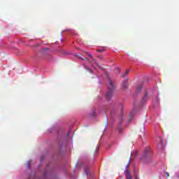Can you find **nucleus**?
<instances>
[{"label":"nucleus","mask_w":179,"mask_h":179,"mask_svg":"<svg viewBox=\"0 0 179 179\" xmlns=\"http://www.w3.org/2000/svg\"><path fill=\"white\" fill-rule=\"evenodd\" d=\"M108 92L106 94V99L107 100H111V97H113V94L115 92V85L111 79H108Z\"/></svg>","instance_id":"1"},{"label":"nucleus","mask_w":179,"mask_h":179,"mask_svg":"<svg viewBox=\"0 0 179 179\" xmlns=\"http://www.w3.org/2000/svg\"><path fill=\"white\" fill-rule=\"evenodd\" d=\"M149 153H150V148H147L144 150V154H143V155L141 157V159L142 160V159H144L145 157H148V155H149Z\"/></svg>","instance_id":"2"},{"label":"nucleus","mask_w":179,"mask_h":179,"mask_svg":"<svg viewBox=\"0 0 179 179\" xmlns=\"http://www.w3.org/2000/svg\"><path fill=\"white\" fill-rule=\"evenodd\" d=\"M78 58H79V59H81L82 61H87V62H88V64H91L90 63V59H89L87 57H85V56H83L82 55H77Z\"/></svg>","instance_id":"3"},{"label":"nucleus","mask_w":179,"mask_h":179,"mask_svg":"<svg viewBox=\"0 0 179 179\" xmlns=\"http://www.w3.org/2000/svg\"><path fill=\"white\" fill-rule=\"evenodd\" d=\"M122 89L127 90L128 89V80H125L122 82Z\"/></svg>","instance_id":"4"},{"label":"nucleus","mask_w":179,"mask_h":179,"mask_svg":"<svg viewBox=\"0 0 179 179\" xmlns=\"http://www.w3.org/2000/svg\"><path fill=\"white\" fill-rule=\"evenodd\" d=\"M135 110H132L129 116V121H131V120H134V117H135Z\"/></svg>","instance_id":"5"},{"label":"nucleus","mask_w":179,"mask_h":179,"mask_svg":"<svg viewBox=\"0 0 179 179\" xmlns=\"http://www.w3.org/2000/svg\"><path fill=\"white\" fill-rule=\"evenodd\" d=\"M86 54H87L89 55L90 58H91V59L93 61V62H94V64H96V65L97 66H99V63H97L96 59L94 58H93V56H92V55L89 54V52H86Z\"/></svg>","instance_id":"6"},{"label":"nucleus","mask_w":179,"mask_h":179,"mask_svg":"<svg viewBox=\"0 0 179 179\" xmlns=\"http://www.w3.org/2000/svg\"><path fill=\"white\" fill-rule=\"evenodd\" d=\"M149 100V96H148V94L146 93L144 96L143 97L141 100V103H145V101H148Z\"/></svg>","instance_id":"7"},{"label":"nucleus","mask_w":179,"mask_h":179,"mask_svg":"<svg viewBox=\"0 0 179 179\" xmlns=\"http://www.w3.org/2000/svg\"><path fill=\"white\" fill-rule=\"evenodd\" d=\"M141 90H142V85H138L136 87V93H141Z\"/></svg>","instance_id":"8"},{"label":"nucleus","mask_w":179,"mask_h":179,"mask_svg":"<svg viewBox=\"0 0 179 179\" xmlns=\"http://www.w3.org/2000/svg\"><path fill=\"white\" fill-rule=\"evenodd\" d=\"M129 69H127L124 74L122 75V78H125V76H127V74L129 73Z\"/></svg>","instance_id":"9"},{"label":"nucleus","mask_w":179,"mask_h":179,"mask_svg":"<svg viewBox=\"0 0 179 179\" xmlns=\"http://www.w3.org/2000/svg\"><path fill=\"white\" fill-rule=\"evenodd\" d=\"M124 173L126 174V177H129V176H131V173H129V171L128 169H126L124 171Z\"/></svg>","instance_id":"10"},{"label":"nucleus","mask_w":179,"mask_h":179,"mask_svg":"<svg viewBox=\"0 0 179 179\" xmlns=\"http://www.w3.org/2000/svg\"><path fill=\"white\" fill-rule=\"evenodd\" d=\"M122 117H124V113L122 112V113H120V124H121V122H122V121H123Z\"/></svg>","instance_id":"11"},{"label":"nucleus","mask_w":179,"mask_h":179,"mask_svg":"<svg viewBox=\"0 0 179 179\" xmlns=\"http://www.w3.org/2000/svg\"><path fill=\"white\" fill-rule=\"evenodd\" d=\"M105 51H106L105 49H101V50L98 49V50H97V52H104Z\"/></svg>","instance_id":"12"},{"label":"nucleus","mask_w":179,"mask_h":179,"mask_svg":"<svg viewBox=\"0 0 179 179\" xmlns=\"http://www.w3.org/2000/svg\"><path fill=\"white\" fill-rule=\"evenodd\" d=\"M105 125H106V127H107L108 125V117H106Z\"/></svg>","instance_id":"13"},{"label":"nucleus","mask_w":179,"mask_h":179,"mask_svg":"<svg viewBox=\"0 0 179 179\" xmlns=\"http://www.w3.org/2000/svg\"><path fill=\"white\" fill-rule=\"evenodd\" d=\"M85 69H87L89 71V72L92 73V69H90L89 67L86 66V65H85Z\"/></svg>","instance_id":"14"},{"label":"nucleus","mask_w":179,"mask_h":179,"mask_svg":"<svg viewBox=\"0 0 179 179\" xmlns=\"http://www.w3.org/2000/svg\"><path fill=\"white\" fill-rule=\"evenodd\" d=\"M30 164H31V162L29 161V162H27V166H28L29 169H30Z\"/></svg>","instance_id":"15"},{"label":"nucleus","mask_w":179,"mask_h":179,"mask_svg":"<svg viewBox=\"0 0 179 179\" xmlns=\"http://www.w3.org/2000/svg\"><path fill=\"white\" fill-rule=\"evenodd\" d=\"M129 164H130V163L129 162V163L126 165V170H128V167H129Z\"/></svg>","instance_id":"16"},{"label":"nucleus","mask_w":179,"mask_h":179,"mask_svg":"<svg viewBox=\"0 0 179 179\" xmlns=\"http://www.w3.org/2000/svg\"><path fill=\"white\" fill-rule=\"evenodd\" d=\"M85 171L87 176L89 175V172H87V169H85Z\"/></svg>","instance_id":"17"},{"label":"nucleus","mask_w":179,"mask_h":179,"mask_svg":"<svg viewBox=\"0 0 179 179\" xmlns=\"http://www.w3.org/2000/svg\"><path fill=\"white\" fill-rule=\"evenodd\" d=\"M127 179H132V176H126Z\"/></svg>","instance_id":"18"},{"label":"nucleus","mask_w":179,"mask_h":179,"mask_svg":"<svg viewBox=\"0 0 179 179\" xmlns=\"http://www.w3.org/2000/svg\"><path fill=\"white\" fill-rule=\"evenodd\" d=\"M166 174L167 177H170V174L169 173V172H166Z\"/></svg>","instance_id":"19"},{"label":"nucleus","mask_w":179,"mask_h":179,"mask_svg":"<svg viewBox=\"0 0 179 179\" xmlns=\"http://www.w3.org/2000/svg\"><path fill=\"white\" fill-rule=\"evenodd\" d=\"M92 117H94V115H96V113L95 112H93V113H92Z\"/></svg>","instance_id":"20"},{"label":"nucleus","mask_w":179,"mask_h":179,"mask_svg":"<svg viewBox=\"0 0 179 179\" xmlns=\"http://www.w3.org/2000/svg\"><path fill=\"white\" fill-rule=\"evenodd\" d=\"M177 178H179V173L177 174Z\"/></svg>","instance_id":"21"},{"label":"nucleus","mask_w":179,"mask_h":179,"mask_svg":"<svg viewBox=\"0 0 179 179\" xmlns=\"http://www.w3.org/2000/svg\"><path fill=\"white\" fill-rule=\"evenodd\" d=\"M143 131H145V127H143Z\"/></svg>","instance_id":"22"},{"label":"nucleus","mask_w":179,"mask_h":179,"mask_svg":"<svg viewBox=\"0 0 179 179\" xmlns=\"http://www.w3.org/2000/svg\"><path fill=\"white\" fill-rule=\"evenodd\" d=\"M136 179H138V176H136Z\"/></svg>","instance_id":"23"},{"label":"nucleus","mask_w":179,"mask_h":179,"mask_svg":"<svg viewBox=\"0 0 179 179\" xmlns=\"http://www.w3.org/2000/svg\"><path fill=\"white\" fill-rule=\"evenodd\" d=\"M29 179H30V178H29Z\"/></svg>","instance_id":"24"}]
</instances>
